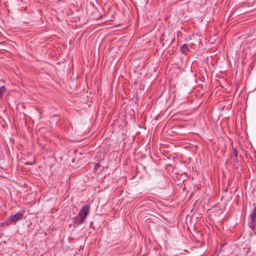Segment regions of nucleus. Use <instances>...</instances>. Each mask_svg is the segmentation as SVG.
<instances>
[{
  "instance_id": "nucleus-6",
  "label": "nucleus",
  "mask_w": 256,
  "mask_h": 256,
  "mask_svg": "<svg viewBox=\"0 0 256 256\" xmlns=\"http://www.w3.org/2000/svg\"><path fill=\"white\" fill-rule=\"evenodd\" d=\"M6 90V86H3L0 88V98L3 96Z\"/></svg>"
},
{
  "instance_id": "nucleus-7",
  "label": "nucleus",
  "mask_w": 256,
  "mask_h": 256,
  "mask_svg": "<svg viewBox=\"0 0 256 256\" xmlns=\"http://www.w3.org/2000/svg\"><path fill=\"white\" fill-rule=\"evenodd\" d=\"M100 166V164L97 163V164H95L94 170H98V168H99Z\"/></svg>"
},
{
  "instance_id": "nucleus-2",
  "label": "nucleus",
  "mask_w": 256,
  "mask_h": 256,
  "mask_svg": "<svg viewBox=\"0 0 256 256\" xmlns=\"http://www.w3.org/2000/svg\"><path fill=\"white\" fill-rule=\"evenodd\" d=\"M90 209V206L89 204L84 205L82 207V209H81L80 210L78 216L79 217L82 218L83 220L84 221L86 216L89 214Z\"/></svg>"
},
{
  "instance_id": "nucleus-5",
  "label": "nucleus",
  "mask_w": 256,
  "mask_h": 256,
  "mask_svg": "<svg viewBox=\"0 0 256 256\" xmlns=\"http://www.w3.org/2000/svg\"><path fill=\"white\" fill-rule=\"evenodd\" d=\"M238 152L236 148L233 149L232 152V158H233L234 161H237Z\"/></svg>"
},
{
  "instance_id": "nucleus-1",
  "label": "nucleus",
  "mask_w": 256,
  "mask_h": 256,
  "mask_svg": "<svg viewBox=\"0 0 256 256\" xmlns=\"http://www.w3.org/2000/svg\"><path fill=\"white\" fill-rule=\"evenodd\" d=\"M23 216V214L20 212L10 216L6 220L0 223V227H6L11 224H15L17 222L22 218Z\"/></svg>"
},
{
  "instance_id": "nucleus-4",
  "label": "nucleus",
  "mask_w": 256,
  "mask_h": 256,
  "mask_svg": "<svg viewBox=\"0 0 256 256\" xmlns=\"http://www.w3.org/2000/svg\"><path fill=\"white\" fill-rule=\"evenodd\" d=\"M256 218V207L254 208L253 212L250 214V221L251 222H254Z\"/></svg>"
},
{
  "instance_id": "nucleus-9",
  "label": "nucleus",
  "mask_w": 256,
  "mask_h": 256,
  "mask_svg": "<svg viewBox=\"0 0 256 256\" xmlns=\"http://www.w3.org/2000/svg\"><path fill=\"white\" fill-rule=\"evenodd\" d=\"M119 25H120V24H116V25L113 24V28L116 27V26H118Z\"/></svg>"
},
{
  "instance_id": "nucleus-3",
  "label": "nucleus",
  "mask_w": 256,
  "mask_h": 256,
  "mask_svg": "<svg viewBox=\"0 0 256 256\" xmlns=\"http://www.w3.org/2000/svg\"><path fill=\"white\" fill-rule=\"evenodd\" d=\"M72 219L74 223L76 224H80L84 222L83 220L78 215L74 216Z\"/></svg>"
},
{
  "instance_id": "nucleus-8",
  "label": "nucleus",
  "mask_w": 256,
  "mask_h": 256,
  "mask_svg": "<svg viewBox=\"0 0 256 256\" xmlns=\"http://www.w3.org/2000/svg\"><path fill=\"white\" fill-rule=\"evenodd\" d=\"M186 44H183L182 46V48H186Z\"/></svg>"
}]
</instances>
